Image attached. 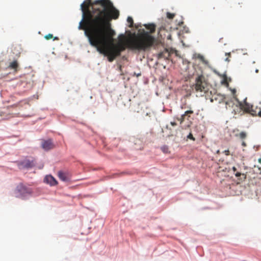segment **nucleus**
Here are the masks:
<instances>
[{"mask_svg": "<svg viewBox=\"0 0 261 261\" xmlns=\"http://www.w3.org/2000/svg\"><path fill=\"white\" fill-rule=\"evenodd\" d=\"M82 19L78 29L84 30L90 44L96 48L101 54L113 62L126 48L139 51L146 50L152 46L155 38L147 31L142 30L137 35L126 39L124 35L118 36L119 42L113 43L115 31L112 28L110 21L119 16V12L110 0H85L81 5Z\"/></svg>", "mask_w": 261, "mask_h": 261, "instance_id": "nucleus-1", "label": "nucleus"}, {"mask_svg": "<svg viewBox=\"0 0 261 261\" xmlns=\"http://www.w3.org/2000/svg\"><path fill=\"white\" fill-rule=\"evenodd\" d=\"M192 88L199 96H204L209 90L208 84L205 76L202 74L198 75L195 79V84H193Z\"/></svg>", "mask_w": 261, "mask_h": 261, "instance_id": "nucleus-2", "label": "nucleus"}, {"mask_svg": "<svg viewBox=\"0 0 261 261\" xmlns=\"http://www.w3.org/2000/svg\"><path fill=\"white\" fill-rule=\"evenodd\" d=\"M259 106L254 107L247 102V98H246L243 102H240V108L244 112L250 114L252 116H258L261 117V103Z\"/></svg>", "mask_w": 261, "mask_h": 261, "instance_id": "nucleus-3", "label": "nucleus"}, {"mask_svg": "<svg viewBox=\"0 0 261 261\" xmlns=\"http://www.w3.org/2000/svg\"><path fill=\"white\" fill-rule=\"evenodd\" d=\"M31 193V190L22 184L18 185L15 190V194L16 197L22 198L28 194H30Z\"/></svg>", "mask_w": 261, "mask_h": 261, "instance_id": "nucleus-4", "label": "nucleus"}, {"mask_svg": "<svg viewBox=\"0 0 261 261\" xmlns=\"http://www.w3.org/2000/svg\"><path fill=\"white\" fill-rule=\"evenodd\" d=\"M233 174L237 177H240L239 179L241 180H245L246 179V174L242 172L241 168L239 165L233 166L232 168Z\"/></svg>", "mask_w": 261, "mask_h": 261, "instance_id": "nucleus-5", "label": "nucleus"}, {"mask_svg": "<svg viewBox=\"0 0 261 261\" xmlns=\"http://www.w3.org/2000/svg\"><path fill=\"white\" fill-rule=\"evenodd\" d=\"M225 99H226V98L224 96V95L220 94H214L212 96V97L211 99V102L216 101L218 103L225 102V104L227 105L228 104V102L226 101Z\"/></svg>", "mask_w": 261, "mask_h": 261, "instance_id": "nucleus-6", "label": "nucleus"}, {"mask_svg": "<svg viewBox=\"0 0 261 261\" xmlns=\"http://www.w3.org/2000/svg\"><path fill=\"white\" fill-rule=\"evenodd\" d=\"M18 166L20 169H28L33 167L34 166V163L33 161L24 160L22 162H19Z\"/></svg>", "mask_w": 261, "mask_h": 261, "instance_id": "nucleus-7", "label": "nucleus"}, {"mask_svg": "<svg viewBox=\"0 0 261 261\" xmlns=\"http://www.w3.org/2000/svg\"><path fill=\"white\" fill-rule=\"evenodd\" d=\"M58 176L60 180L63 181H68L71 179V174L67 171H59L58 172Z\"/></svg>", "mask_w": 261, "mask_h": 261, "instance_id": "nucleus-8", "label": "nucleus"}, {"mask_svg": "<svg viewBox=\"0 0 261 261\" xmlns=\"http://www.w3.org/2000/svg\"><path fill=\"white\" fill-rule=\"evenodd\" d=\"M41 146L45 150H49L54 148V145L51 139L47 140H43L41 144Z\"/></svg>", "mask_w": 261, "mask_h": 261, "instance_id": "nucleus-9", "label": "nucleus"}, {"mask_svg": "<svg viewBox=\"0 0 261 261\" xmlns=\"http://www.w3.org/2000/svg\"><path fill=\"white\" fill-rule=\"evenodd\" d=\"M8 68L14 70L15 72H17L19 70V64L18 60L15 59L10 62Z\"/></svg>", "mask_w": 261, "mask_h": 261, "instance_id": "nucleus-10", "label": "nucleus"}, {"mask_svg": "<svg viewBox=\"0 0 261 261\" xmlns=\"http://www.w3.org/2000/svg\"><path fill=\"white\" fill-rule=\"evenodd\" d=\"M44 182L49 184L50 186H55L58 182L56 179L51 175H46L44 179Z\"/></svg>", "mask_w": 261, "mask_h": 261, "instance_id": "nucleus-11", "label": "nucleus"}, {"mask_svg": "<svg viewBox=\"0 0 261 261\" xmlns=\"http://www.w3.org/2000/svg\"><path fill=\"white\" fill-rule=\"evenodd\" d=\"M193 113L194 112L192 110L187 111L180 118H178V120L180 121V123H182L186 118V117H190V115L193 114Z\"/></svg>", "mask_w": 261, "mask_h": 261, "instance_id": "nucleus-12", "label": "nucleus"}, {"mask_svg": "<svg viewBox=\"0 0 261 261\" xmlns=\"http://www.w3.org/2000/svg\"><path fill=\"white\" fill-rule=\"evenodd\" d=\"M169 57L170 53L167 49H165L163 51L160 53L158 55L159 59L162 58L165 59H168Z\"/></svg>", "mask_w": 261, "mask_h": 261, "instance_id": "nucleus-13", "label": "nucleus"}, {"mask_svg": "<svg viewBox=\"0 0 261 261\" xmlns=\"http://www.w3.org/2000/svg\"><path fill=\"white\" fill-rule=\"evenodd\" d=\"M145 27L146 29L149 30V32H147L150 36L151 34L153 33L155 31V25L154 24H145Z\"/></svg>", "mask_w": 261, "mask_h": 261, "instance_id": "nucleus-14", "label": "nucleus"}, {"mask_svg": "<svg viewBox=\"0 0 261 261\" xmlns=\"http://www.w3.org/2000/svg\"><path fill=\"white\" fill-rule=\"evenodd\" d=\"M197 58L204 64H207L208 62L205 59L204 57L201 55H198Z\"/></svg>", "mask_w": 261, "mask_h": 261, "instance_id": "nucleus-15", "label": "nucleus"}, {"mask_svg": "<svg viewBox=\"0 0 261 261\" xmlns=\"http://www.w3.org/2000/svg\"><path fill=\"white\" fill-rule=\"evenodd\" d=\"M127 21L128 22V23H129V28H132L133 27V25H134V21H133V18L131 17H127Z\"/></svg>", "mask_w": 261, "mask_h": 261, "instance_id": "nucleus-16", "label": "nucleus"}, {"mask_svg": "<svg viewBox=\"0 0 261 261\" xmlns=\"http://www.w3.org/2000/svg\"><path fill=\"white\" fill-rule=\"evenodd\" d=\"M238 136H239L241 139H244L246 138L247 134L245 132H242L238 135Z\"/></svg>", "mask_w": 261, "mask_h": 261, "instance_id": "nucleus-17", "label": "nucleus"}, {"mask_svg": "<svg viewBox=\"0 0 261 261\" xmlns=\"http://www.w3.org/2000/svg\"><path fill=\"white\" fill-rule=\"evenodd\" d=\"M254 171L257 174H259L261 175V168L258 166H254Z\"/></svg>", "mask_w": 261, "mask_h": 261, "instance_id": "nucleus-18", "label": "nucleus"}, {"mask_svg": "<svg viewBox=\"0 0 261 261\" xmlns=\"http://www.w3.org/2000/svg\"><path fill=\"white\" fill-rule=\"evenodd\" d=\"M231 91H232V94H233V98L238 102V104L240 106V102H241L239 100V99L237 97V96L235 95V94L236 93V89H232L231 90Z\"/></svg>", "mask_w": 261, "mask_h": 261, "instance_id": "nucleus-19", "label": "nucleus"}, {"mask_svg": "<svg viewBox=\"0 0 261 261\" xmlns=\"http://www.w3.org/2000/svg\"><path fill=\"white\" fill-rule=\"evenodd\" d=\"M174 16H175V14H174V13H171L170 12L167 13V17L169 19H173Z\"/></svg>", "mask_w": 261, "mask_h": 261, "instance_id": "nucleus-20", "label": "nucleus"}, {"mask_svg": "<svg viewBox=\"0 0 261 261\" xmlns=\"http://www.w3.org/2000/svg\"><path fill=\"white\" fill-rule=\"evenodd\" d=\"M44 38H45L46 40H49V39H51V38H53V35H52V34H47V35H45V36H44Z\"/></svg>", "mask_w": 261, "mask_h": 261, "instance_id": "nucleus-21", "label": "nucleus"}, {"mask_svg": "<svg viewBox=\"0 0 261 261\" xmlns=\"http://www.w3.org/2000/svg\"><path fill=\"white\" fill-rule=\"evenodd\" d=\"M162 150L164 152L167 153L168 152V148L166 146H164L162 147Z\"/></svg>", "mask_w": 261, "mask_h": 261, "instance_id": "nucleus-22", "label": "nucleus"}, {"mask_svg": "<svg viewBox=\"0 0 261 261\" xmlns=\"http://www.w3.org/2000/svg\"><path fill=\"white\" fill-rule=\"evenodd\" d=\"M187 138L188 139H190L192 140L193 141H195V138L193 137V135H192V134L191 133H190L189 134V135L188 136Z\"/></svg>", "mask_w": 261, "mask_h": 261, "instance_id": "nucleus-23", "label": "nucleus"}, {"mask_svg": "<svg viewBox=\"0 0 261 261\" xmlns=\"http://www.w3.org/2000/svg\"><path fill=\"white\" fill-rule=\"evenodd\" d=\"M223 153L226 155H229V150H225L223 151Z\"/></svg>", "mask_w": 261, "mask_h": 261, "instance_id": "nucleus-24", "label": "nucleus"}, {"mask_svg": "<svg viewBox=\"0 0 261 261\" xmlns=\"http://www.w3.org/2000/svg\"><path fill=\"white\" fill-rule=\"evenodd\" d=\"M171 124L173 126L176 125V123L175 122H171Z\"/></svg>", "mask_w": 261, "mask_h": 261, "instance_id": "nucleus-25", "label": "nucleus"}, {"mask_svg": "<svg viewBox=\"0 0 261 261\" xmlns=\"http://www.w3.org/2000/svg\"><path fill=\"white\" fill-rule=\"evenodd\" d=\"M141 143V141L140 140H136L135 144H136L137 143L139 144V143Z\"/></svg>", "mask_w": 261, "mask_h": 261, "instance_id": "nucleus-26", "label": "nucleus"}, {"mask_svg": "<svg viewBox=\"0 0 261 261\" xmlns=\"http://www.w3.org/2000/svg\"><path fill=\"white\" fill-rule=\"evenodd\" d=\"M242 145L244 147H245V146H246V144L244 141H243L242 143Z\"/></svg>", "mask_w": 261, "mask_h": 261, "instance_id": "nucleus-27", "label": "nucleus"}, {"mask_svg": "<svg viewBox=\"0 0 261 261\" xmlns=\"http://www.w3.org/2000/svg\"><path fill=\"white\" fill-rule=\"evenodd\" d=\"M54 40H59V38L58 37H54L53 38Z\"/></svg>", "mask_w": 261, "mask_h": 261, "instance_id": "nucleus-28", "label": "nucleus"}, {"mask_svg": "<svg viewBox=\"0 0 261 261\" xmlns=\"http://www.w3.org/2000/svg\"><path fill=\"white\" fill-rule=\"evenodd\" d=\"M258 161L259 163L261 164V158H259L258 160Z\"/></svg>", "mask_w": 261, "mask_h": 261, "instance_id": "nucleus-29", "label": "nucleus"}, {"mask_svg": "<svg viewBox=\"0 0 261 261\" xmlns=\"http://www.w3.org/2000/svg\"><path fill=\"white\" fill-rule=\"evenodd\" d=\"M236 5H237V4H236V5H235V6H234L235 8H236V9H239L238 6H236Z\"/></svg>", "mask_w": 261, "mask_h": 261, "instance_id": "nucleus-30", "label": "nucleus"}, {"mask_svg": "<svg viewBox=\"0 0 261 261\" xmlns=\"http://www.w3.org/2000/svg\"><path fill=\"white\" fill-rule=\"evenodd\" d=\"M135 149H141V147H140V148L135 147Z\"/></svg>", "mask_w": 261, "mask_h": 261, "instance_id": "nucleus-31", "label": "nucleus"}, {"mask_svg": "<svg viewBox=\"0 0 261 261\" xmlns=\"http://www.w3.org/2000/svg\"><path fill=\"white\" fill-rule=\"evenodd\" d=\"M255 72L256 73H258V69H256L255 70Z\"/></svg>", "mask_w": 261, "mask_h": 261, "instance_id": "nucleus-32", "label": "nucleus"}, {"mask_svg": "<svg viewBox=\"0 0 261 261\" xmlns=\"http://www.w3.org/2000/svg\"><path fill=\"white\" fill-rule=\"evenodd\" d=\"M226 61H227L229 62V59H228V58H226Z\"/></svg>", "mask_w": 261, "mask_h": 261, "instance_id": "nucleus-33", "label": "nucleus"}, {"mask_svg": "<svg viewBox=\"0 0 261 261\" xmlns=\"http://www.w3.org/2000/svg\"><path fill=\"white\" fill-rule=\"evenodd\" d=\"M217 153H218V154H219V153H220V151H219V150H217Z\"/></svg>", "mask_w": 261, "mask_h": 261, "instance_id": "nucleus-34", "label": "nucleus"}, {"mask_svg": "<svg viewBox=\"0 0 261 261\" xmlns=\"http://www.w3.org/2000/svg\"><path fill=\"white\" fill-rule=\"evenodd\" d=\"M241 4H242V3H241ZM240 4H241V3H238V5H240Z\"/></svg>", "mask_w": 261, "mask_h": 261, "instance_id": "nucleus-35", "label": "nucleus"}, {"mask_svg": "<svg viewBox=\"0 0 261 261\" xmlns=\"http://www.w3.org/2000/svg\"><path fill=\"white\" fill-rule=\"evenodd\" d=\"M227 55H228L229 56H230V53H228V54H227Z\"/></svg>", "mask_w": 261, "mask_h": 261, "instance_id": "nucleus-36", "label": "nucleus"}]
</instances>
